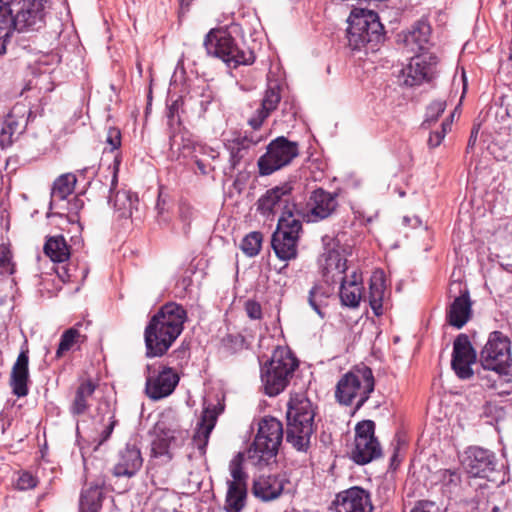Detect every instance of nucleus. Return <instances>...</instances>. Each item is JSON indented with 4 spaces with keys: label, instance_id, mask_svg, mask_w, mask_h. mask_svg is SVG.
Masks as SVG:
<instances>
[{
    "label": "nucleus",
    "instance_id": "a211bd4d",
    "mask_svg": "<svg viewBox=\"0 0 512 512\" xmlns=\"http://www.w3.org/2000/svg\"><path fill=\"white\" fill-rule=\"evenodd\" d=\"M179 382L178 374L170 367H146V395L152 400L163 399L173 393Z\"/></svg>",
    "mask_w": 512,
    "mask_h": 512
},
{
    "label": "nucleus",
    "instance_id": "58836bf2",
    "mask_svg": "<svg viewBox=\"0 0 512 512\" xmlns=\"http://www.w3.org/2000/svg\"><path fill=\"white\" fill-rule=\"evenodd\" d=\"M262 240L260 232H251L242 240L241 249L249 257L256 256L261 249Z\"/></svg>",
    "mask_w": 512,
    "mask_h": 512
},
{
    "label": "nucleus",
    "instance_id": "6e6552de",
    "mask_svg": "<svg viewBox=\"0 0 512 512\" xmlns=\"http://www.w3.org/2000/svg\"><path fill=\"white\" fill-rule=\"evenodd\" d=\"M375 386L372 370L365 366H356L346 373L338 382L335 396L344 405H351L356 400L359 409L368 400Z\"/></svg>",
    "mask_w": 512,
    "mask_h": 512
},
{
    "label": "nucleus",
    "instance_id": "09e8293b",
    "mask_svg": "<svg viewBox=\"0 0 512 512\" xmlns=\"http://www.w3.org/2000/svg\"><path fill=\"white\" fill-rule=\"evenodd\" d=\"M411 512H441L440 507L432 501H420Z\"/></svg>",
    "mask_w": 512,
    "mask_h": 512
},
{
    "label": "nucleus",
    "instance_id": "79ce46f5",
    "mask_svg": "<svg viewBox=\"0 0 512 512\" xmlns=\"http://www.w3.org/2000/svg\"><path fill=\"white\" fill-rule=\"evenodd\" d=\"M12 254L8 247L0 245V277L13 274Z\"/></svg>",
    "mask_w": 512,
    "mask_h": 512
},
{
    "label": "nucleus",
    "instance_id": "423d86ee",
    "mask_svg": "<svg viewBox=\"0 0 512 512\" xmlns=\"http://www.w3.org/2000/svg\"><path fill=\"white\" fill-rule=\"evenodd\" d=\"M298 367V361L287 347H277L270 361L261 369L266 395L277 396L285 390Z\"/></svg>",
    "mask_w": 512,
    "mask_h": 512
},
{
    "label": "nucleus",
    "instance_id": "3c124183",
    "mask_svg": "<svg viewBox=\"0 0 512 512\" xmlns=\"http://www.w3.org/2000/svg\"><path fill=\"white\" fill-rule=\"evenodd\" d=\"M317 291H318V287L317 286H314L311 288L310 292H309V297H308V302L310 304V306L318 313L320 314V308H319V305L317 304L316 302V294H317Z\"/></svg>",
    "mask_w": 512,
    "mask_h": 512
},
{
    "label": "nucleus",
    "instance_id": "5701e85b",
    "mask_svg": "<svg viewBox=\"0 0 512 512\" xmlns=\"http://www.w3.org/2000/svg\"><path fill=\"white\" fill-rule=\"evenodd\" d=\"M333 505L335 512H373L370 493L358 486L339 492Z\"/></svg>",
    "mask_w": 512,
    "mask_h": 512
},
{
    "label": "nucleus",
    "instance_id": "39448f33",
    "mask_svg": "<svg viewBox=\"0 0 512 512\" xmlns=\"http://www.w3.org/2000/svg\"><path fill=\"white\" fill-rule=\"evenodd\" d=\"M298 367V361L287 347H277L270 361L261 369L266 395L277 396L285 390Z\"/></svg>",
    "mask_w": 512,
    "mask_h": 512
},
{
    "label": "nucleus",
    "instance_id": "a18cd8bd",
    "mask_svg": "<svg viewBox=\"0 0 512 512\" xmlns=\"http://www.w3.org/2000/svg\"><path fill=\"white\" fill-rule=\"evenodd\" d=\"M105 142L110 146V151L118 149L121 145L120 130L115 127H110L107 131Z\"/></svg>",
    "mask_w": 512,
    "mask_h": 512
},
{
    "label": "nucleus",
    "instance_id": "c9c22d12",
    "mask_svg": "<svg viewBox=\"0 0 512 512\" xmlns=\"http://www.w3.org/2000/svg\"><path fill=\"white\" fill-rule=\"evenodd\" d=\"M44 253L54 262H64L70 256V251L62 235L50 237L44 245Z\"/></svg>",
    "mask_w": 512,
    "mask_h": 512
},
{
    "label": "nucleus",
    "instance_id": "de8ad7c7",
    "mask_svg": "<svg viewBox=\"0 0 512 512\" xmlns=\"http://www.w3.org/2000/svg\"><path fill=\"white\" fill-rule=\"evenodd\" d=\"M245 310L249 318L258 320L262 317L261 305L256 302L249 300L245 304Z\"/></svg>",
    "mask_w": 512,
    "mask_h": 512
},
{
    "label": "nucleus",
    "instance_id": "6ab92c4d",
    "mask_svg": "<svg viewBox=\"0 0 512 512\" xmlns=\"http://www.w3.org/2000/svg\"><path fill=\"white\" fill-rule=\"evenodd\" d=\"M337 207V194L318 188L311 192L302 217L307 222L316 223L331 217Z\"/></svg>",
    "mask_w": 512,
    "mask_h": 512
},
{
    "label": "nucleus",
    "instance_id": "9d476101",
    "mask_svg": "<svg viewBox=\"0 0 512 512\" xmlns=\"http://www.w3.org/2000/svg\"><path fill=\"white\" fill-rule=\"evenodd\" d=\"M347 38L352 49H360L367 43H378L384 34L379 16L372 10H354L348 18Z\"/></svg>",
    "mask_w": 512,
    "mask_h": 512
},
{
    "label": "nucleus",
    "instance_id": "b1692460",
    "mask_svg": "<svg viewBox=\"0 0 512 512\" xmlns=\"http://www.w3.org/2000/svg\"><path fill=\"white\" fill-rule=\"evenodd\" d=\"M143 458L140 448L135 443H127L118 453L117 462L113 467V474L117 477H132L142 467Z\"/></svg>",
    "mask_w": 512,
    "mask_h": 512
},
{
    "label": "nucleus",
    "instance_id": "f03ea898",
    "mask_svg": "<svg viewBox=\"0 0 512 512\" xmlns=\"http://www.w3.org/2000/svg\"><path fill=\"white\" fill-rule=\"evenodd\" d=\"M44 24V0H0V55L15 31H35Z\"/></svg>",
    "mask_w": 512,
    "mask_h": 512
},
{
    "label": "nucleus",
    "instance_id": "bb28decb",
    "mask_svg": "<svg viewBox=\"0 0 512 512\" xmlns=\"http://www.w3.org/2000/svg\"><path fill=\"white\" fill-rule=\"evenodd\" d=\"M170 157L172 159H179L180 156H188L191 153H199L206 155L211 159H217L219 152L212 147L206 145L195 144L190 139H185L183 136L172 135L169 139Z\"/></svg>",
    "mask_w": 512,
    "mask_h": 512
},
{
    "label": "nucleus",
    "instance_id": "1a4fd4ad",
    "mask_svg": "<svg viewBox=\"0 0 512 512\" xmlns=\"http://www.w3.org/2000/svg\"><path fill=\"white\" fill-rule=\"evenodd\" d=\"M283 439L282 423L273 417H265L259 423L258 432L247 451L253 465H267L277 455Z\"/></svg>",
    "mask_w": 512,
    "mask_h": 512
},
{
    "label": "nucleus",
    "instance_id": "4468645a",
    "mask_svg": "<svg viewBox=\"0 0 512 512\" xmlns=\"http://www.w3.org/2000/svg\"><path fill=\"white\" fill-rule=\"evenodd\" d=\"M302 222L297 219H278L276 231L272 235L271 245L276 256L283 261L295 259Z\"/></svg>",
    "mask_w": 512,
    "mask_h": 512
},
{
    "label": "nucleus",
    "instance_id": "72a5a7b5",
    "mask_svg": "<svg viewBox=\"0 0 512 512\" xmlns=\"http://www.w3.org/2000/svg\"><path fill=\"white\" fill-rule=\"evenodd\" d=\"M96 385L90 381L85 380L77 387L74 398L70 405V412L74 416L83 415L90 407L91 398L95 392Z\"/></svg>",
    "mask_w": 512,
    "mask_h": 512
},
{
    "label": "nucleus",
    "instance_id": "473e14b6",
    "mask_svg": "<svg viewBox=\"0 0 512 512\" xmlns=\"http://www.w3.org/2000/svg\"><path fill=\"white\" fill-rule=\"evenodd\" d=\"M431 29L424 21L417 22L404 34L403 42L410 52L423 50L429 42Z\"/></svg>",
    "mask_w": 512,
    "mask_h": 512
},
{
    "label": "nucleus",
    "instance_id": "a878e982",
    "mask_svg": "<svg viewBox=\"0 0 512 512\" xmlns=\"http://www.w3.org/2000/svg\"><path fill=\"white\" fill-rule=\"evenodd\" d=\"M322 258L323 262L321 266L326 283L338 284L349 277V275H347L349 269L347 261L338 250L329 249L322 255Z\"/></svg>",
    "mask_w": 512,
    "mask_h": 512
},
{
    "label": "nucleus",
    "instance_id": "f257e3e1",
    "mask_svg": "<svg viewBox=\"0 0 512 512\" xmlns=\"http://www.w3.org/2000/svg\"><path fill=\"white\" fill-rule=\"evenodd\" d=\"M186 320L187 312L182 305L175 302L164 304L145 328L146 356H163L181 335Z\"/></svg>",
    "mask_w": 512,
    "mask_h": 512
},
{
    "label": "nucleus",
    "instance_id": "f704fd0d",
    "mask_svg": "<svg viewBox=\"0 0 512 512\" xmlns=\"http://www.w3.org/2000/svg\"><path fill=\"white\" fill-rule=\"evenodd\" d=\"M76 184V177L72 173L59 176L53 183L51 191L50 209L57 201L65 200L72 192Z\"/></svg>",
    "mask_w": 512,
    "mask_h": 512
},
{
    "label": "nucleus",
    "instance_id": "f3484780",
    "mask_svg": "<svg viewBox=\"0 0 512 512\" xmlns=\"http://www.w3.org/2000/svg\"><path fill=\"white\" fill-rule=\"evenodd\" d=\"M462 464L470 476L495 481L498 462L492 451L478 446L469 447L464 452Z\"/></svg>",
    "mask_w": 512,
    "mask_h": 512
},
{
    "label": "nucleus",
    "instance_id": "7ed1b4c3",
    "mask_svg": "<svg viewBox=\"0 0 512 512\" xmlns=\"http://www.w3.org/2000/svg\"><path fill=\"white\" fill-rule=\"evenodd\" d=\"M280 101V86L278 84L269 85L261 100L260 107L248 120V124L254 131L225 142V148L229 152V165L231 170L237 168L240 162L248 155L252 147L265 139V136L257 131L270 114L277 109Z\"/></svg>",
    "mask_w": 512,
    "mask_h": 512
},
{
    "label": "nucleus",
    "instance_id": "0eeeda50",
    "mask_svg": "<svg viewBox=\"0 0 512 512\" xmlns=\"http://www.w3.org/2000/svg\"><path fill=\"white\" fill-rule=\"evenodd\" d=\"M204 46L208 54L222 59L228 66L249 65L255 60L252 50L244 44L239 45L223 29H211L205 37Z\"/></svg>",
    "mask_w": 512,
    "mask_h": 512
},
{
    "label": "nucleus",
    "instance_id": "20e7f679",
    "mask_svg": "<svg viewBox=\"0 0 512 512\" xmlns=\"http://www.w3.org/2000/svg\"><path fill=\"white\" fill-rule=\"evenodd\" d=\"M315 411L305 394L291 395L287 404L286 441L298 451H306L314 432Z\"/></svg>",
    "mask_w": 512,
    "mask_h": 512
},
{
    "label": "nucleus",
    "instance_id": "4d7b16f0",
    "mask_svg": "<svg viewBox=\"0 0 512 512\" xmlns=\"http://www.w3.org/2000/svg\"><path fill=\"white\" fill-rule=\"evenodd\" d=\"M396 460H397V449H395V452H394L393 456L391 457V464L393 465Z\"/></svg>",
    "mask_w": 512,
    "mask_h": 512
},
{
    "label": "nucleus",
    "instance_id": "4be33fe9",
    "mask_svg": "<svg viewBox=\"0 0 512 512\" xmlns=\"http://www.w3.org/2000/svg\"><path fill=\"white\" fill-rule=\"evenodd\" d=\"M476 361V352L473 349L469 338L465 334H460L454 341L451 366L455 374L463 380L469 379L473 375L471 365Z\"/></svg>",
    "mask_w": 512,
    "mask_h": 512
},
{
    "label": "nucleus",
    "instance_id": "aec40b11",
    "mask_svg": "<svg viewBox=\"0 0 512 512\" xmlns=\"http://www.w3.org/2000/svg\"><path fill=\"white\" fill-rule=\"evenodd\" d=\"M438 58L432 53H422L411 58L403 69L404 84L416 86L432 80L437 74Z\"/></svg>",
    "mask_w": 512,
    "mask_h": 512
},
{
    "label": "nucleus",
    "instance_id": "dca6fc26",
    "mask_svg": "<svg viewBox=\"0 0 512 512\" xmlns=\"http://www.w3.org/2000/svg\"><path fill=\"white\" fill-rule=\"evenodd\" d=\"M298 155V146L285 137H278L267 147V152L258 160L261 175H270L288 165Z\"/></svg>",
    "mask_w": 512,
    "mask_h": 512
},
{
    "label": "nucleus",
    "instance_id": "5fc2aeb1",
    "mask_svg": "<svg viewBox=\"0 0 512 512\" xmlns=\"http://www.w3.org/2000/svg\"><path fill=\"white\" fill-rule=\"evenodd\" d=\"M195 164L197 165V168L200 171V173L203 175L209 174V172L212 170L210 166H207L202 160L198 158L195 160Z\"/></svg>",
    "mask_w": 512,
    "mask_h": 512
},
{
    "label": "nucleus",
    "instance_id": "412c9836",
    "mask_svg": "<svg viewBox=\"0 0 512 512\" xmlns=\"http://www.w3.org/2000/svg\"><path fill=\"white\" fill-rule=\"evenodd\" d=\"M156 437L152 442V457L165 464L172 460L171 448L178 445V441L184 438V431L168 426L164 421L156 424Z\"/></svg>",
    "mask_w": 512,
    "mask_h": 512
},
{
    "label": "nucleus",
    "instance_id": "8fccbe9b",
    "mask_svg": "<svg viewBox=\"0 0 512 512\" xmlns=\"http://www.w3.org/2000/svg\"><path fill=\"white\" fill-rule=\"evenodd\" d=\"M115 425H116V420H114L113 417H111V421L109 422V424L105 427V429L100 434V437H101L100 444H102L103 442L107 441L110 438Z\"/></svg>",
    "mask_w": 512,
    "mask_h": 512
},
{
    "label": "nucleus",
    "instance_id": "bf43d9fd",
    "mask_svg": "<svg viewBox=\"0 0 512 512\" xmlns=\"http://www.w3.org/2000/svg\"><path fill=\"white\" fill-rule=\"evenodd\" d=\"M491 511L492 512H499L500 508L498 506L494 505V506H492Z\"/></svg>",
    "mask_w": 512,
    "mask_h": 512
},
{
    "label": "nucleus",
    "instance_id": "864d4df0",
    "mask_svg": "<svg viewBox=\"0 0 512 512\" xmlns=\"http://www.w3.org/2000/svg\"><path fill=\"white\" fill-rule=\"evenodd\" d=\"M477 137H478V129L473 128L471 131L469 140H468V144H467V148H466L467 152H469L471 149L474 148V146L477 142Z\"/></svg>",
    "mask_w": 512,
    "mask_h": 512
},
{
    "label": "nucleus",
    "instance_id": "7c9ffc66",
    "mask_svg": "<svg viewBox=\"0 0 512 512\" xmlns=\"http://www.w3.org/2000/svg\"><path fill=\"white\" fill-rule=\"evenodd\" d=\"M216 421V412L213 409L205 408L193 435V443L202 453L205 452L210 434L215 427Z\"/></svg>",
    "mask_w": 512,
    "mask_h": 512
},
{
    "label": "nucleus",
    "instance_id": "49530a36",
    "mask_svg": "<svg viewBox=\"0 0 512 512\" xmlns=\"http://www.w3.org/2000/svg\"><path fill=\"white\" fill-rule=\"evenodd\" d=\"M37 485V479L28 472H23L18 477L16 486L19 490H29Z\"/></svg>",
    "mask_w": 512,
    "mask_h": 512
},
{
    "label": "nucleus",
    "instance_id": "ea45409f",
    "mask_svg": "<svg viewBox=\"0 0 512 512\" xmlns=\"http://www.w3.org/2000/svg\"><path fill=\"white\" fill-rule=\"evenodd\" d=\"M79 337L80 333L77 329L70 328L66 330L61 336L60 343L56 351V357L61 358L65 352L69 351L73 347Z\"/></svg>",
    "mask_w": 512,
    "mask_h": 512
},
{
    "label": "nucleus",
    "instance_id": "9b49d317",
    "mask_svg": "<svg viewBox=\"0 0 512 512\" xmlns=\"http://www.w3.org/2000/svg\"><path fill=\"white\" fill-rule=\"evenodd\" d=\"M257 211L267 219H274L280 213L279 219H297L296 205L292 197V186L284 183L268 189L257 200Z\"/></svg>",
    "mask_w": 512,
    "mask_h": 512
},
{
    "label": "nucleus",
    "instance_id": "603ef678",
    "mask_svg": "<svg viewBox=\"0 0 512 512\" xmlns=\"http://www.w3.org/2000/svg\"><path fill=\"white\" fill-rule=\"evenodd\" d=\"M442 478L448 483H456L459 480V475L455 471L444 470L442 472Z\"/></svg>",
    "mask_w": 512,
    "mask_h": 512
},
{
    "label": "nucleus",
    "instance_id": "c85d7f7f",
    "mask_svg": "<svg viewBox=\"0 0 512 512\" xmlns=\"http://www.w3.org/2000/svg\"><path fill=\"white\" fill-rule=\"evenodd\" d=\"M117 172L118 162H116L113 168V176L110 187L111 195L109 196V203H113V207L119 213L120 217H128L131 216L132 210L135 204L138 202V197L136 194L125 190L117 191L116 193L113 194V190L117 186L118 182Z\"/></svg>",
    "mask_w": 512,
    "mask_h": 512
},
{
    "label": "nucleus",
    "instance_id": "4c0bfd02",
    "mask_svg": "<svg viewBox=\"0 0 512 512\" xmlns=\"http://www.w3.org/2000/svg\"><path fill=\"white\" fill-rule=\"evenodd\" d=\"M101 507V492L97 487H91L82 492L80 497L81 512H98Z\"/></svg>",
    "mask_w": 512,
    "mask_h": 512
},
{
    "label": "nucleus",
    "instance_id": "2eb2a0df",
    "mask_svg": "<svg viewBox=\"0 0 512 512\" xmlns=\"http://www.w3.org/2000/svg\"><path fill=\"white\" fill-rule=\"evenodd\" d=\"M243 455L238 453L229 463L231 479L227 480L225 509L227 512H240L247 497L248 475L243 470Z\"/></svg>",
    "mask_w": 512,
    "mask_h": 512
},
{
    "label": "nucleus",
    "instance_id": "ddd939ff",
    "mask_svg": "<svg viewBox=\"0 0 512 512\" xmlns=\"http://www.w3.org/2000/svg\"><path fill=\"white\" fill-rule=\"evenodd\" d=\"M351 459L359 465L368 464L382 455V448L375 437V423L372 420H363L355 427L354 447L351 450Z\"/></svg>",
    "mask_w": 512,
    "mask_h": 512
},
{
    "label": "nucleus",
    "instance_id": "13d9d810",
    "mask_svg": "<svg viewBox=\"0 0 512 512\" xmlns=\"http://www.w3.org/2000/svg\"><path fill=\"white\" fill-rule=\"evenodd\" d=\"M179 1H180V4H181L182 6H184V5L188 6V5H189V3L191 2V0H179Z\"/></svg>",
    "mask_w": 512,
    "mask_h": 512
},
{
    "label": "nucleus",
    "instance_id": "2f4dec72",
    "mask_svg": "<svg viewBox=\"0 0 512 512\" xmlns=\"http://www.w3.org/2000/svg\"><path fill=\"white\" fill-rule=\"evenodd\" d=\"M470 316L471 301L468 292L465 291L459 297H456L450 305L447 320L450 325L460 329L468 322Z\"/></svg>",
    "mask_w": 512,
    "mask_h": 512
},
{
    "label": "nucleus",
    "instance_id": "e433bc0d",
    "mask_svg": "<svg viewBox=\"0 0 512 512\" xmlns=\"http://www.w3.org/2000/svg\"><path fill=\"white\" fill-rule=\"evenodd\" d=\"M384 280L383 273L376 272L374 273L371 283H370V291H369V303L371 309L375 313V315L380 316L382 314V301L384 297Z\"/></svg>",
    "mask_w": 512,
    "mask_h": 512
},
{
    "label": "nucleus",
    "instance_id": "c756f323",
    "mask_svg": "<svg viewBox=\"0 0 512 512\" xmlns=\"http://www.w3.org/2000/svg\"><path fill=\"white\" fill-rule=\"evenodd\" d=\"M284 489L283 478L276 475L260 476L253 484V494L263 501L278 498Z\"/></svg>",
    "mask_w": 512,
    "mask_h": 512
},
{
    "label": "nucleus",
    "instance_id": "f8f14e48",
    "mask_svg": "<svg viewBox=\"0 0 512 512\" xmlns=\"http://www.w3.org/2000/svg\"><path fill=\"white\" fill-rule=\"evenodd\" d=\"M510 340L500 331L490 333L480 352V362L485 370L500 375H508L511 370Z\"/></svg>",
    "mask_w": 512,
    "mask_h": 512
},
{
    "label": "nucleus",
    "instance_id": "393cba45",
    "mask_svg": "<svg viewBox=\"0 0 512 512\" xmlns=\"http://www.w3.org/2000/svg\"><path fill=\"white\" fill-rule=\"evenodd\" d=\"M29 383V350L25 343L12 366L10 386L13 394L24 397L28 394Z\"/></svg>",
    "mask_w": 512,
    "mask_h": 512
},
{
    "label": "nucleus",
    "instance_id": "a19ab883",
    "mask_svg": "<svg viewBox=\"0 0 512 512\" xmlns=\"http://www.w3.org/2000/svg\"><path fill=\"white\" fill-rule=\"evenodd\" d=\"M17 123L9 115L6 121L0 124V145L2 147L8 146L13 141V135L16 133Z\"/></svg>",
    "mask_w": 512,
    "mask_h": 512
},
{
    "label": "nucleus",
    "instance_id": "37998d69",
    "mask_svg": "<svg viewBox=\"0 0 512 512\" xmlns=\"http://www.w3.org/2000/svg\"><path fill=\"white\" fill-rule=\"evenodd\" d=\"M452 117H453V115L450 116V119H446L441 124V129L440 130L434 131V132H432L430 134L429 139H428L429 147L435 148V147H438L441 144V142L443 141L445 135L451 129Z\"/></svg>",
    "mask_w": 512,
    "mask_h": 512
},
{
    "label": "nucleus",
    "instance_id": "c03bdc74",
    "mask_svg": "<svg viewBox=\"0 0 512 512\" xmlns=\"http://www.w3.org/2000/svg\"><path fill=\"white\" fill-rule=\"evenodd\" d=\"M446 109V101L445 100H435L430 103V105L427 107L426 112V123H431L437 121L439 116L445 111Z\"/></svg>",
    "mask_w": 512,
    "mask_h": 512
},
{
    "label": "nucleus",
    "instance_id": "6e6d98bb",
    "mask_svg": "<svg viewBox=\"0 0 512 512\" xmlns=\"http://www.w3.org/2000/svg\"><path fill=\"white\" fill-rule=\"evenodd\" d=\"M176 110V102L173 103L170 107H169V113H168V117L172 118L174 116V112Z\"/></svg>",
    "mask_w": 512,
    "mask_h": 512
},
{
    "label": "nucleus",
    "instance_id": "cd10ccee",
    "mask_svg": "<svg viewBox=\"0 0 512 512\" xmlns=\"http://www.w3.org/2000/svg\"><path fill=\"white\" fill-rule=\"evenodd\" d=\"M339 296L341 303L350 308L359 306L363 295L362 276L356 270L350 272L349 277L339 282Z\"/></svg>",
    "mask_w": 512,
    "mask_h": 512
}]
</instances>
